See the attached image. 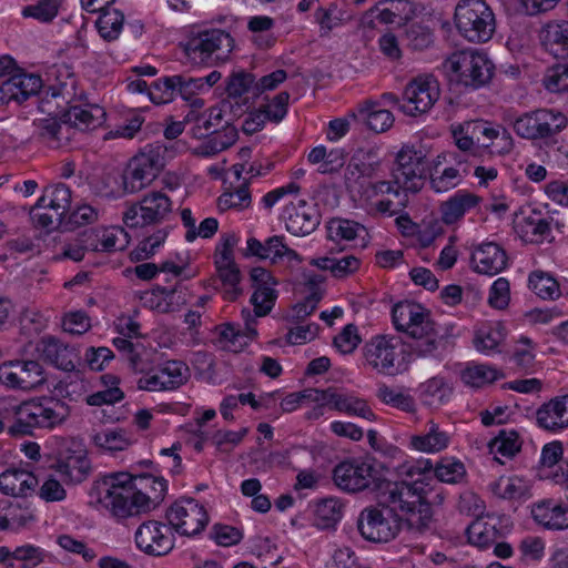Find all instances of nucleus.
Instances as JSON below:
<instances>
[{"mask_svg": "<svg viewBox=\"0 0 568 568\" xmlns=\"http://www.w3.org/2000/svg\"><path fill=\"white\" fill-rule=\"evenodd\" d=\"M426 176V153L412 145H404L396 153L390 179L369 183L364 195L367 200L386 194L394 196L396 202L383 199L371 203V210L393 216L407 207L409 195H415L423 189Z\"/></svg>", "mask_w": 568, "mask_h": 568, "instance_id": "f257e3e1", "label": "nucleus"}, {"mask_svg": "<svg viewBox=\"0 0 568 568\" xmlns=\"http://www.w3.org/2000/svg\"><path fill=\"white\" fill-rule=\"evenodd\" d=\"M99 503L118 519L146 513L165 497L168 481L149 474H112L97 485Z\"/></svg>", "mask_w": 568, "mask_h": 568, "instance_id": "f03ea898", "label": "nucleus"}, {"mask_svg": "<svg viewBox=\"0 0 568 568\" xmlns=\"http://www.w3.org/2000/svg\"><path fill=\"white\" fill-rule=\"evenodd\" d=\"M433 468L428 459H418L403 464L400 474L407 479L387 483L378 494L395 513H402L404 521L417 529L426 528L433 516L428 500L430 489L420 476Z\"/></svg>", "mask_w": 568, "mask_h": 568, "instance_id": "7ed1b4c3", "label": "nucleus"}, {"mask_svg": "<svg viewBox=\"0 0 568 568\" xmlns=\"http://www.w3.org/2000/svg\"><path fill=\"white\" fill-rule=\"evenodd\" d=\"M392 320L396 331L414 339L410 349L416 356L439 357L446 351L448 335L442 333L430 312L420 304L409 301L395 304Z\"/></svg>", "mask_w": 568, "mask_h": 568, "instance_id": "20e7f679", "label": "nucleus"}, {"mask_svg": "<svg viewBox=\"0 0 568 568\" xmlns=\"http://www.w3.org/2000/svg\"><path fill=\"white\" fill-rule=\"evenodd\" d=\"M227 102L214 105L204 112L193 108L185 114V122L190 125L189 133L195 139L206 140L197 146L196 153L203 156L215 155L237 140V130L225 120Z\"/></svg>", "mask_w": 568, "mask_h": 568, "instance_id": "39448f33", "label": "nucleus"}, {"mask_svg": "<svg viewBox=\"0 0 568 568\" xmlns=\"http://www.w3.org/2000/svg\"><path fill=\"white\" fill-rule=\"evenodd\" d=\"M13 419L7 433L13 438L34 436L38 429H53L69 417V406L52 396L23 400L12 407Z\"/></svg>", "mask_w": 568, "mask_h": 568, "instance_id": "423d86ee", "label": "nucleus"}, {"mask_svg": "<svg viewBox=\"0 0 568 568\" xmlns=\"http://www.w3.org/2000/svg\"><path fill=\"white\" fill-rule=\"evenodd\" d=\"M183 49L193 64L214 65L229 60L234 39L222 29H207L191 34Z\"/></svg>", "mask_w": 568, "mask_h": 568, "instance_id": "0eeeda50", "label": "nucleus"}, {"mask_svg": "<svg viewBox=\"0 0 568 568\" xmlns=\"http://www.w3.org/2000/svg\"><path fill=\"white\" fill-rule=\"evenodd\" d=\"M166 153L163 144L153 143L134 155L122 173L124 192L133 194L148 187L164 168Z\"/></svg>", "mask_w": 568, "mask_h": 568, "instance_id": "6e6552de", "label": "nucleus"}, {"mask_svg": "<svg viewBox=\"0 0 568 568\" xmlns=\"http://www.w3.org/2000/svg\"><path fill=\"white\" fill-rule=\"evenodd\" d=\"M444 69L466 88L479 89L493 77L494 63L483 51L467 49L452 53L443 63Z\"/></svg>", "mask_w": 568, "mask_h": 568, "instance_id": "1a4fd4ad", "label": "nucleus"}, {"mask_svg": "<svg viewBox=\"0 0 568 568\" xmlns=\"http://www.w3.org/2000/svg\"><path fill=\"white\" fill-rule=\"evenodd\" d=\"M454 18L459 34L469 42H486L495 32V14L485 0H460Z\"/></svg>", "mask_w": 568, "mask_h": 568, "instance_id": "9d476101", "label": "nucleus"}, {"mask_svg": "<svg viewBox=\"0 0 568 568\" xmlns=\"http://www.w3.org/2000/svg\"><path fill=\"white\" fill-rule=\"evenodd\" d=\"M403 525V516L395 513L379 497L375 505L365 507L357 517L361 536L373 542H388L395 539Z\"/></svg>", "mask_w": 568, "mask_h": 568, "instance_id": "9b49d317", "label": "nucleus"}, {"mask_svg": "<svg viewBox=\"0 0 568 568\" xmlns=\"http://www.w3.org/2000/svg\"><path fill=\"white\" fill-rule=\"evenodd\" d=\"M568 125V118L555 109H537L518 116L513 128L516 134L526 140L551 139Z\"/></svg>", "mask_w": 568, "mask_h": 568, "instance_id": "f8f14e48", "label": "nucleus"}, {"mask_svg": "<svg viewBox=\"0 0 568 568\" xmlns=\"http://www.w3.org/2000/svg\"><path fill=\"white\" fill-rule=\"evenodd\" d=\"M173 203L162 191H151L129 205L123 212V223L129 229H141L161 224L172 213Z\"/></svg>", "mask_w": 568, "mask_h": 568, "instance_id": "ddd939ff", "label": "nucleus"}, {"mask_svg": "<svg viewBox=\"0 0 568 568\" xmlns=\"http://www.w3.org/2000/svg\"><path fill=\"white\" fill-rule=\"evenodd\" d=\"M39 110L48 116L33 121L37 139L50 149L69 146L75 138V131L68 123L61 109L51 105V101L47 97L41 98Z\"/></svg>", "mask_w": 568, "mask_h": 568, "instance_id": "4468645a", "label": "nucleus"}, {"mask_svg": "<svg viewBox=\"0 0 568 568\" xmlns=\"http://www.w3.org/2000/svg\"><path fill=\"white\" fill-rule=\"evenodd\" d=\"M405 345L397 336H376L365 345L367 363L388 375H395L405 368Z\"/></svg>", "mask_w": 568, "mask_h": 568, "instance_id": "2eb2a0df", "label": "nucleus"}, {"mask_svg": "<svg viewBox=\"0 0 568 568\" xmlns=\"http://www.w3.org/2000/svg\"><path fill=\"white\" fill-rule=\"evenodd\" d=\"M201 91H203V82L199 78L174 74L162 77L153 82L150 90V100L155 104H165L180 95L191 102V109H202L204 101L195 97Z\"/></svg>", "mask_w": 568, "mask_h": 568, "instance_id": "dca6fc26", "label": "nucleus"}, {"mask_svg": "<svg viewBox=\"0 0 568 568\" xmlns=\"http://www.w3.org/2000/svg\"><path fill=\"white\" fill-rule=\"evenodd\" d=\"M0 384L9 389L33 392L47 384V373L38 361H8L0 365Z\"/></svg>", "mask_w": 568, "mask_h": 568, "instance_id": "f3484780", "label": "nucleus"}, {"mask_svg": "<svg viewBox=\"0 0 568 568\" xmlns=\"http://www.w3.org/2000/svg\"><path fill=\"white\" fill-rule=\"evenodd\" d=\"M168 523L181 536L199 535L209 523V515L203 505L194 498H181L165 511Z\"/></svg>", "mask_w": 568, "mask_h": 568, "instance_id": "a211bd4d", "label": "nucleus"}, {"mask_svg": "<svg viewBox=\"0 0 568 568\" xmlns=\"http://www.w3.org/2000/svg\"><path fill=\"white\" fill-rule=\"evenodd\" d=\"M136 548L152 557H164L175 547L173 527L160 520L143 521L134 534Z\"/></svg>", "mask_w": 568, "mask_h": 568, "instance_id": "6ab92c4d", "label": "nucleus"}, {"mask_svg": "<svg viewBox=\"0 0 568 568\" xmlns=\"http://www.w3.org/2000/svg\"><path fill=\"white\" fill-rule=\"evenodd\" d=\"M439 97V82L434 75L417 77L405 87L400 111L410 116L427 113Z\"/></svg>", "mask_w": 568, "mask_h": 568, "instance_id": "aec40b11", "label": "nucleus"}, {"mask_svg": "<svg viewBox=\"0 0 568 568\" xmlns=\"http://www.w3.org/2000/svg\"><path fill=\"white\" fill-rule=\"evenodd\" d=\"M239 243V237L234 233H224L215 247L214 264L216 273L224 286H227L230 300H235L241 290V272L234 260V247Z\"/></svg>", "mask_w": 568, "mask_h": 568, "instance_id": "412c9836", "label": "nucleus"}, {"mask_svg": "<svg viewBox=\"0 0 568 568\" xmlns=\"http://www.w3.org/2000/svg\"><path fill=\"white\" fill-rule=\"evenodd\" d=\"M375 469L364 458H347L333 469L334 484L346 493H358L371 487L374 483Z\"/></svg>", "mask_w": 568, "mask_h": 568, "instance_id": "4be33fe9", "label": "nucleus"}, {"mask_svg": "<svg viewBox=\"0 0 568 568\" xmlns=\"http://www.w3.org/2000/svg\"><path fill=\"white\" fill-rule=\"evenodd\" d=\"M282 216L286 230L296 236L311 234L321 223V214L316 205L302 199L286 204Z\"/></svg>", "mask_w": 568, "mask_h": 568, "instance_id": "5701e85b", "label": "nucleus"}, {"mask_svg": "<svg viewBox=\"0 0 568 568\" xmlns=\"http://www.w3.org/2000/svg\"><path fill=\"white\" fill-rule=\"evenodd\" d=\"M244 255L270 260L271 264L286 263L294 265L302 262L300 254L286 245L282 235L271 236L264 243L255 237H250L246 242Z\"/></svg>", "mask_w": 568, "mask_h": 568, "instance_id": "b1692460", "label": "nucleus"}, {"mask_svg": "<svg viewBox=\"0 0 568 568\" xmlns=\"http://www.w3.org/2000/svg\"><path fill=\"white\" fill-rule=\"evenodd\" d=\"M48 90L42 98L51 101L55 109H64L77 97V79L67 65H53L48 72Z\"/></svg>", "mask_w": 568, "mask_h": 568, "instance_id": "393cba45", "label": "nucleus"}, {"mask_svg": "<svg viewBox=\"0 0 568 568\" xmlns=\"http://www.w3.org/2000/svg\"><path fill=\"white\" fill-rule=\"evenodd\" d=\"M37 351L47 363L64 372H73L80 364L78 349L54 336L42 337Z\"/></svg>", "mask_w": 568, "mask_h": 568, "instance_id": "a878e982", "label": "nucleus"}, {"mask_svg": "<svg viewBox=\"0 0 568 568\" xmlns=\"http://www.w3.org/2000/svg\"><path fill=\"white\" fill-rule=\"evenodd\" d=\"M42 87L43 81L38 74L14 73L0 85V103H23L29 98L38 95Z\"/></svg>", "mask_w": 568, "mask_h": 568, "instance_id": "bb28decb", "label": "nucleus"}, {"mask_svg": "<svg viewBox=\"0 0 568 568\" xmlns=\"http://www.w3.org/2000/svg\"><path fill=\"white\" fill-rule=\"evenodd\" d=\"M470 263L475 272L494 276L507 267L508 256L499 244L484 242L474 246Z\"/></svg>", "mask_w": 568, "mask_h": 568, "instance_id": "cd10ccee", "label": "nucleus"}, {"mask_svg": "<svg viewBox=\"0 0 568 568\" xmlns=\"http://www.w3.org/2000/svg\"><path fill=\"white\" fill-rule=\"evenodd\" d=\"M536 424L539 428L558 433L568 427V395L556 396L537 408Z\"/></svg>", "mask_w": 568, "mask_h": 568, "instance_id": "c85d7f7f", "label": "nucleus"}, {"mask_svg": "<svg viewBox=\"0 0 568 568\" xmlns=\"http://www.w3.org/2000/svg\"><path fill=\"white\" fill-rule=\"evenodd\" d=\"M84 246L92 252H115L123 250L129 241L122 227L90 229L83 232Z\"/></svg>", "mask_w": 568, "mask_h": 568, "instance_id": "c756f323", "label": "nucleus"}, {"mask_svg": "<svg viewBox=\"0 0 568 568\" xmlns=\"http://www.w3.org/2000/svg\"><path fill=\"white\" fill-rule=\"evenodd\" d=\"M68 123L75 131H87L100 126L105 118V111L98 104H69L61 109Z\"/></svg>", "mask_w": 568, "mask_h": 568, "instance_id": "7c9ffc66", "label": "nucleus"}, {"mask_svg": "<svg viewBox=\"0 0 568 568\" xmlns=\"http://www.w3.org/2000/svg\"><path fill=\"white\" fill-rule=\"evenodd\" d=\"M539 39L549 54L555 58H568V21H549L542 26Z\"/></svg>", "mask_w": 568, "mask_h": 568, "instance_id": "2f4dec72", "label": "nucleus"}, {"mask_svg": "<svg viewBox=\"0 0 568 568\" xmlns=\"http://www.w3.org/2000/svg\"><path fill=\"white\" fill-rule=\"evenodd\" d=\"M534 520L546 529L564 530L568 528V508L546 499L531 507Z\"/></svg>", "mask_w": 568, "mask_h": 568, "instance_id": "473e14b6", "label": "nucleus"}, {"mask_svg": "<svg viewBox=\"0 0 568 568\" xmlns=\"http://www.w3.org/2000/svg\"><path fill=\"white\" fill-rule=\"evenodd\" d=\"M37 485V477L24 469L10 468L0 474V491L4 495L26 497Z\"/></svg>", "mask_w": 568, "mask_h": 568, "instance_id": "72a5a7b5", "label": "nucleus"}, {"mask_svg": "<svg viewBox=\"0 0 568 568\" xmlns=\"http://www.w3.org/2000/svg\"><path fill=\"white\" fill-rule=\"evenodd\" d=\"M55 470L65 483H82L90 473V460L79 453H67L61 455L54 465Z\"/></svg>", "mask_w": 568, "mask_h": 568, "instance_id": "f704fd0d", "label": "nucleus"}, {"mask_svg": "<svg viewBox=\"0 0 568 568\" xmlns=\"http://www.w3.org/2000/svg\"><path fill=\"white\" fill-rule=\"evenodd\" d=\"M480 200V196L468 191H457L440 205L443 222L447 225L458 222L467 212L476 207Z\"/></svg>", "mask_w": 568, "mask_h": 568, "instance_id": "c9c22d12", "label": "nucleus"}, {"mask_svg": "<svg viewBox=\"0 0 568 568\" xmlns=\"http://www.w3.org/2000/svg\"><path fill=\"white\" fill-rule=\"evenodd\" d=\"M491 494L504 500H527L531 497L529 483L518 476H500L489 484Z\"/></svg>", "mask_w": 568, "mask_h": 568, "instance_id": "e433bc0d", "label": "nucleus"}, {"mask_svg": "<svg viewBox=\"0 0 568 568\" xmlns=\"http://www.w3.org/2000/svg\"><path fill=\"white\" fill-rule=\"evenodd\" d=\"M375 103L366 101L349 111L348 116L353 120H361L372 131L379 133L388 130L394 123V116L386 109H375Z\"/></svg>", "mask_w": 568, "mask_h": 568, "instance_id": "4c0bfd02", "label": "nucleus"}, {"mask_svg": "<svg viewBox=\"0 0 568 568\" xmlns=\"http://www.w3.org/2000/svg\"><path fill=\"white\" fill-rule=\"evenodd\" d=\"M327 237L328 240L341 242H358L365 246V239L367 236L366 227L353 220L335 217L327 223Z\"/></svg>", "mask_w": 568, "mask_h": 568, "instance_id": "58836bf2", "label": "nucleus"}, {"mask_svg": "<svg viewBox=\"0 0 568 568\" xmlns=\"http://www.w3.org/2000/svg\"><path fill=\"white\" fill-rule=\"evenodd\" d=\"M412 448L423 453H438L449 444V435L433 420L428 422L425 432L410 437Z\"/></svg>", "mask_w": 568, "mask_h": 568, "instance_id": "ea45409f", "label": "nucleus"}, {"mask_svg": "<svg viewBox=\"0 0 568 568\" xmlns=\"http://www.w3.org/2000/svg\"><path fill=\"white\" fill-rule=\"evenodd\" d=\"M70 202V189L65 184L59 183L44 189L42 196L37 201V207H48L55 212L57 219H64Z\"/></svg>", "mask_w": 568, "mask_h": 568, "instance_id": "a19ab883", "label": "nucleus"}, {"mask_svg": "<svg viewBox=\"0 0 568 568\" xmlns=\"http://www.w3.org/2000/svg\"><path fill=\"white\" fill-rule=\"evenodd\" d=\"M242 318L245 327L243 331L237 329L233 324L226 323L221 326L220 337L227 341L232 346L242 347L257 336L256 321L250 310L242 311Z\"/></svg>", "mask_w": 568, "mask_h": 568, "instance_id": "79ce46f5", "label": "nucleus"}, {"mask_svg": "<svg viewBox=\"0 0 568 568\" xmlns=\"http://www.w3.org/2000/svg\"><path fill=\"white\" fill-rule=\"evenodd\" d=\"M335 410L351 416L362 417L367 420H374L375 414L367 405L366 400L355 396L352 393L342 392L337 389Z\"/></svg>", "mask_w": 568, "mask_h": 568, "instance_id": "37998d69", "label": "nucleus"}, {"mask_svg": "<svg viewBox=\"0 0 568 568\" xmlns=\"http://www.w3.org/2000/svg\"><path fill=\"white\" fill-rule=\"evenodd\" d=\"M160 379L166 390H173L184 385L190 377L189 366L182 361H166L156 366Z\"/></svg>", "mask_w": 568, "mask_h": 568, "instance_id": "c03bdc74", "label": "nucleus"}, {"mask_svg": "<svg viewBox=\"0 0 568 568\" xmlns=\"http://www.w3.org/2000/svg\"><path fill=\"white\" fill-rule=\"evenodd\" d=\"M343 505L337 498H324L316 504L314 525L318 529L334 527L342 518Z\"/></svg>", "mask_w": 568, "mask_h": 568, "instance_id": "a18cd8bd", "label": "nucleus"}, {"mask_svg": "<svg viewBox=\"0 0 568 568\" xmlns=\"http://www.w3.org/2000/svg\"><path fill=\"white\" fill-rule=\"evenodd\" d=\"M479 123H481V120L465 121L452 125V134L459 150L470 151L475 144L478 145Z\"/></svg>", "mask_w": 568, "mask_h": 568, "instance_id": "49530a36", "label": "nucleus"}, {"mask_svg": "<svg viewBox=\"0 0 568 568\" xmlns=\"http://www.w3.org/2000/svg\"><path fill=\"white\" fill-rule=\"evenodd\" d=\"M529 288L542 300H555L560 295L559 284L549 273L535 271L528 278Z\"/></svg>", "mask_w": 568, "mask_h": 568, "instance_id": "de8ad7c7", "label": "nucleus"}, {"mask_svg": "<svg viewBox=\"0 0 568 568\" xmlns=\"http://www.w3.org/2000/svg\"><path fill=\"white\" fill-rule=\"evenodd\" d=\"M467 536L470 544L487 548L499 538V532L494 524L477 519L467 527Z\"/></svg>", "mask_w": 568, "mask_h": 568, "instance_id": "09e8293b", "label": "nucleus"}, {"mask_svg": "<svg viewBox=\"0 0 568 568\" xmlns=\"http://www.w3.org/2000/svg\"><path fill=\"white\" fill-rule=\"evenodd\" d=\"M92 442L99 448L110 452L123 450L131 444L126 432L116 429H104L92 435Z\"/></svg>", "mask_w": 568, "mask_h": 568, "instance_id": "8fccbe9b", "label": "nucleus"}, {"mask_svg": "<svg viewBox=\"0 0 568 568\" xmlns=\"http://www.w3.org/2000/svg\"><path fill=\"white\" fill-rule=\"evenodd\" d=\"M403 41L407 48L423 51L433 44L434 33L427 26L410 23L405 28Z\"/></svg>", "mask_w": 568, "mask_h": 568, "instance_id": "3c124183", "label": "nucleus"}, {"mask_svg": "<svg viewBox=\"0 0 568 568\" xmlns=\"http://www.w3.org/2000/svg\"><path fill=\"white\" fill-rule=\"evenodd\" d=\"M124 16L116 9H104L97 21L100 36L108 40H115L123 27Z\"/></svg>", "mask_w": 568, "mask_h": 568, "instance_id": "603ef678", "label": "nucleus"}, {"mask_svg": "<svg viewBox=\"0 0 568 568\" xmlns=\"http://www.w3.org/2000/svg\"><path fill=\"white\" fill-rule=\"evenodd\" d=\"M434 473L436 478L447 484H458L466 476L465 465L455 458H443L434 469L428 473Z\"/></svg>", "mask_w": 568, "mask_h": 568, "instance_id": "864d4df0", "label": "nucleus"}, {"mask_svg": "<svg viewBox=\"0 0 568 568\" xmlns=\"http://www.w3.org/2000/svg\"><path fill=\"white\" fill-rule=\"evenodd\" d=\"M63 0H39L37 3L23 7L21 14L42 23L51 22L59 13Z\"/></svg>", "mask_w": 568, "mask_h": 568, "instance_id": "5fc2aeb1", "label": "nucleus"}, {"mask_svg": "<svg viewBox=\"0 0 568 568\" xmlns=\"http://www.w3.org/2000/svg\"><path fill=\"white\" fill-rule=\"evenodd\" d=\"M542 84L551 93L568 92V61L549 67L542 78Z\"/></svg>", "mask_w": 568, "mask_h": 568, "instance_id": "6e6d98bb", "label": "nucleus"}, {"mask_svg": "<svg viewBox=\"0 0 568 568\" xmlns=\"http://www.w3.org/2000/svg\"><path fill=\"white\" fill-rule=\"evenodd\" d=\"M422 389L425 402L429 405L445 403L453 392L448 383L440 376H435L426 381L422 385Z\"/></svg>", "mask_w": 568, "mask_h": 568, "instance_id": "4d7b16f0", "label": "nucleus"}, {"mask_svg": "<svg viewBox=\"0 0 568 568\" xmlns=\"http://www.w3.org/2000/svg\"><path fill=\"white\" fill-rule=\"evenodd\" d=\"M520 447L519 436L515 430H500L499 435L489 443L491 453L508 458L514 457L520 450Z\"/></svg>", "mask_w": 568, "mask_h": 568, "instance_id": "13d9d810", "label": "nucleus"}, {"mask_svg": "<svg viewBox=\"0 0 568 568\" xmlns=\"http://www.w3.org/2000/svg\"><path fill=\"white\" fill-rule=\"evenodd\" d=\"M377 397L384 404L399 408L404 412L410 413L415 410L416 405L414 398L399 389L382 385L377 390Z\"/></svg>", "mask_w": 568, "mask_h": 568, "instance_id": "bf43d9fd", "label": "nucleus"}, {"mask_svg": "<svg viewBox=\"0 0 568 568\" xmlns=\"http://www.w3.org/2000/svg\"><path fill=\"white\" fill-rule=\"evenodd\" d=\"M251 204V194L248 191V183L245 181L239 185L234 191L223 193L217 201L221 210L236 209L243 210Z\"/></svg>", "mask_w": 568, "mask_h": 568, "instance_id": "052dcab7", "label": "nucleus"}, {"mask_svg": "<svg viewBox=\"0 0 568 568\" xmlns=\"http://www.w3.org/2000/svg\"><path fill=\"white\" fill-rule=\"evenodd\" d=\"M255 77L244 70L234 71L227 80L226 92L229 97L240 98L251 90L255 93Z\"/></svg>", "mask_w": 568, "mask_h": 568, "instance_id": "680f3d73", "label": "nucleus"}, {"mask_svg": "<svg viewBox=\"0 0 568 568\" xmlns=\"http://www.w3.org/2000/svg\"><path fill=\"white\" fill-rule=\"evenodd\" d=\"M497 378V371L487 365L469 366L462 372V381L471 387H480Z\"/></svg>", "mask_w": 568, "mask_h": 568, "instance_id": "e2e57ef3", "label": "nucleus"}, {"mask_svg": "<svg viewBox=\"0 0 568 568\" xmlns=\"http://www.w3.org/2000/svg\"><path fill=\"white\" fill-rule=\"evenodd\" d=\"M277 294L274 287L265 286L254 290L251 303L254 306V318L266 316L275 305Z\"/></svg>", "mask_w": 568, "mask_h": 568, "instance_id": "0e129e2a", "label": "nucleus"}, {"mask_svg": "<svg viewBox=\"0 0 568 568\" xmlns=\"http://www.w3.org/2000/svg\"><path fill=\"white\" fill-rule=\"evenodd\" d=\"M523 232L530 242H542L550 236V223L542 217L528 216L524 219Z\"/></svg>", "mask_w": 568, "mask_h": 568, "instance_id": "69168bd1", "label": "nucleus"}, {"mask_svg": "<svg viewBox=\"0 0 568 568\" xmlns=\"http://www.w3.org/2000/svg\"><path fill=\"white\" fill-rule=\"evenodd\" d=\"M288 100V92H280L268 103L263 105L260 111L265 114V120L278 123L287 113Z\"/></svg>", "mask_w": 568, "mask_h": 568, "instance_id": "338daca9", "label": "nucleus"}, {"mask_svg": "<svg viewBox=\"0 0 568 568\" xmlns=\"http://www.w3.org/2000/svg\"><path fill=\"white\" fill-rule=\"evenodd\" d=\"M12 555L14 560L21 561V568H36L44 558V551L32 545L17 547Z\"/></svg>", "mask_w": 568, "mask_h": 568, "instance_id": "774afa93", "label": "nucleus"}]
</instances>
